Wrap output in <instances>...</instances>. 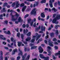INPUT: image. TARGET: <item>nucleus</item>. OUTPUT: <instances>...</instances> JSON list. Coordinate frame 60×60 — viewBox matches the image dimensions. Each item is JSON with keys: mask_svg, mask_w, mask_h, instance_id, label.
Returning <instances> with one entry per match:
<instances>
[{"mask_svg": "<svg viewBox=\"0 0 60 60\" xmlns=\"http://www.w3.org/2000/svg\"><path fill=\"white\" fill-rule=\"evenodd\" d=\"M33 23H34V22L33 21H32L30 23V26H32L33 25Z\"/></svg>", "mask_w": 60, "mask_h": 60, "instance_id": "nucleus-50", "label": "nucleus"}, {"mask_svg": "<svg viewBox=\"0 0 60 60\" xmlns=\"http://www.w3.org/2000/svg\"><path fill=\"white\" fill-rule=\"evenodd\" d=\"M4 23L6 24H8V21L7 20H6L4 21Z\"/></svg>", "mask_w": 60, "mask_h": 60, "instance_id": "nucleus-48", "label": "nucleus"}, {"mask_svg": "<svg viewBox=\"0 0 60 60\" xmlns=\"http://www.w3.org/2000/svg\"><path fill=\"white\" fill-rule=\"evenodd\" d=\"M22 60H25V57L24 56H23L22 57Z\"/></svg>", "mask_w": 60, "mask_h": 60, "instance_id": "nucleus-53", "label": "nucleus"}, {"mask_svg": "<svg viewBox=\"0 0 60 60\" xmlns=\"http://www.w3.org/2000/svg\"><path fill=\"white\" fill-rule=\"evenodd\" d=\"M60 19V15H56V18H55L54 19H53L52 22L54 24H57L58 23V21L57 22L56 20L57 19Z\"/></svg>", "mask_w": 60, "mask_h": 60, "instance_id": "nucleus-1", "label": "nucleus"}, {"mask_svg": "<svg viewBox=\"0 0 60 60\" xmlns=\"http://www.w3.org/2000/svg\"><path fill=\"white\" fill-rule=\"evenodd\" d=\"M31 32H29L26 34V35L27 36H30L31 35Z\"/></svg>", "mask_w": 60, "mask_h": 60, "instance_id": "nucleus-26", "label": "nucleus"}, {"mask_svg": "<svg viewBox=\"0 0 60 60\" xmlns=\"http://www.w3.org/2000/svg\"><path fill=\"white\" fill-rule=\"evenodd\" d=\"M41 18H40V16H39L38 18V19L39 20H41Z\"/></svg>", "mask_w": 60, "mask_h": 60, "instance_id": "nucleus-56", "label": "nucleus"}, {"mask_svg": "<svg viewBox=\"0 0 60 60\" xmlns=\"http://www.w3.org/2000/svg\"><path fill=\"white\" fill-rule=\"evenodd\" d=\"M56 14H54L53 15V18H55L56 17Z\"/></svg>", "mask_w": 60, "mask_h": 60, "instance_id": "nucleus-57", "label": "nucleus"}, {"mask_svg": "<svg viewBox=\"0 0 60 60\" xmlns=\"http://www.w3.org/2000/svg\"><path fill=\"white\" fill-rule=\"evenodd\" d=\"M24 4L22 3L21 4L20 6H21V7H23V6H24Z\"/></svg>", "mask_w": 60, "mask_h": 60, "instance_id": "nucleus-45", "label": "nucleus"}, {"mask_svg": "<svg viewBox=\"0 0 60 60\" xmlns=\"http://www.w3.org/2000/svg\"><path fill=\"white\" fill-rule=\"evenodd\" d=\"M44 41L45 43L46 44H48V43H47V41L46 40H44Z\"/></svg>", "mask_w": 60, "mask_h": 60, "instance_id": "nucleus-59", "label": "nucleus"}, {"mask_svg": "<svg viewBox=\"0 0 60 60\" xmlns=\"http://www.w3.org/2000/svg\"><path fill=\"white\" fill-rule=\"evenodd\" d=\"M7 34H9V35H11V32L9 30H8V32L6 33Z\"/></svg>", "mask_w": 60, "mask_h": 60, "instance_id": "nucleus-28", "label": "nucleus"}, {"mask_svg": "<svg viewBox=\"0 0 60 60\" xmlns=\"http://www.w3.org/2000/svg\"><path fill=\"white\" fill-rule=\"evenodd\" d=\"M31 37H28L25 39L26 41H29L31 40Z\"/></svg>", "mask_w": 60, "mask_h": 60, "instance_id": "nucleus-13", "label": "nucleus"}, {"mask_svg": "<svg viewBox=\"0 0 60 60\" xmlns=\"http://www.w3.org/2000/svg\"><path fill=\"white\" fill-rule=\"evenodd\" d=\"M15 4H16V3L15 2H14L13 3L12 5V7H14V6H15Z\"/></svg>", "mask_w": 60, "mask_h": 60, "instance_id": "nucleus-41", "label": "nucleus"}, {"mask_svg": "<svg viewBox=\"0 0 60 60\" xmlns=\"http://www.w3.org/2000/svg\"><path fill=\"white\" fill-rule=\"evenodd\" d=\"M24 3L25 4H27V5H29L30 4V3L29 2H27L26 1H25L24 2Z\"/></svg>", "mask_w": 60, "mask_h": 60, "instance_id": "nucleus-25", "label": "nucleus"}, {"mask_svg": "<svg viewBox=\"0 0 60 60\" xmlns=\"http://www.w3.org/2000/svg\"><path fill=\"white\" fill-rule=\"evenodd\" d=\"M6 11V10H5V8H3V10H1V12H5Z\"/></svg>", "mask_w": 60, "mask_h": 60, "instance_id": "nucleus-24", "label": "nucleus"}, {"mask_svg": "<svg viewBox=\"0 0 60 60\" xmlns=\"http://www.w3.org/2000/svg\"><path fill=\"white\" fill-rule=\"evenodd\" d=\"M13 52L12 53V55H14L15 54V52H18V50L17 49L15 48L14 50L13 51Z\"/></svg>", "mask_w": 60, "mask_h": 60, "instance_id": "nucleus-10", "label": "nucleus"}, {"mask_svg": "<svg viewBox=\"0 0 60 60\" xmlns=\"http://www.w3.org/2000/svg\"><path fill=\"white\" fill-rule=\"evenodd\" d=\"M46 2V0H42L41 1V3H45Z\"/></svg>", "mask_w": 60, "mask_h": 60, "instance_id": "nucleus-27", "label": "nucleus"}, {"mask_svg": "<svg viewBox=\"0 0 60 60\" xmlns=\"http://www.w3.org/2000/svg\"><path fill=\"white\" fill-rule=\"evenodd\" d=\"M41 35H39L37 37L38 38H39L41 37Z\"/></svg>", "mask_w": 60, "mask_h": 60, "instance_id": "nucleus-61", "label": "nucleus"}, {"mask_svg": "<svg viewBox=\"0 0 60 60\" xmlns=\"http://www.w3.org/2000/svg\"><path fill=\"white\" fill-rule=\"evenodd\" d=\"M49 38V35H47L45 37V38L47 39H48Z\"/></svg>", "mask_w": 60, "mask_h": 60, "instance_id": "nucleus-58", "label": "nucleus"}, {"mask_svg": "<svg viewBox=\"0 0 60 60\" xmlns=\"http://www.w3.org/2000/svg\"><path fill=\"white\" fill-rule=\"evenodd\" d=\"M53 41H57V39L56 38H54L53 39Z\"/></svg>", "mask_w": 60, "mask_h": 60, "instance_id": "nucleus-42", "label": "nucleus"}, {"mask_svg": "<svg viewBox=\"0 0 60 60\" xmlns=\"http://www.w3.org/2000/svg\"><path fill=\"white\" fill-rule=\"evenodd\" d=\"M52 57H53V59H54V60H55V59H56V57L54 55H53Z\"/></svg>", "mask_w": 60, "mask_h": 60, "instance_id": "nucleus-47", "label": "nucleus"}, {"mask_svg": "<svg viewBox=\"0 0 60 60\" xmlns=\"http://www.w3.org/2000/svg\"><path fill=\"white\" fill-rule=\"evenodd\" d=\"M1 40H6V38L4 37L3 38H1Z\"/></svg>", "mask_w": 60, "mask_h": 60, "instance_id": "nucleus-52", "label": "nucleus"}, {"mask_svg": "<svg viewBox=\"0 0 60 60\" xmlns=\"http://www.w3.org/2000/svg\"><path fill=\"white\" fill-rule=\"evenodd\" d=\"M57 2H56L54 4V6L55 7L57 6Z\"/></svg>", "mask_w": 60, "mask_h": 60, "instance_id": "nucleus-38", "label": "nucleus"}, {"mask_svg": "<svg viewBox=\"0 0 60 60\" xmlns=\"http://www.w3.org/2000/svg\"><path fill=\"white\" fill-rule=\"evenodd\" d=\"M55 1V0H50L49 1V5L51 8L53 7V4L52 3H54Z\"/></svg>", "mask_w": 60, "mask_h": 60, "instance_id": "nucleus-4", "label": "nucleus"}, {"mask_svg": "<svg viewBox=\"0 0 60 60\" xmlns=\"http://www.w3.org/2000/svg\"><path fill=\"white\" fill-rule=\"evenodd\" d=\"M30 45L31 47V49H36L37 48V46H34V44H30Z\"/></svg>", "mask_w": 60, "mask_h": 60, "instance_id": "nucleus-5", "label": "nucleus"}, {"mask_svg": "<svg viewBox=\"0 0 60 60\" xmlns=\"http://www.w3.org/2000/svg\"><path fill=\"white\" fill-rule=\"evenodd\" d=\"M36 9L34 8V9L31 11V15H34V16H36V11H35Z\"/></svg>", "mask_w": 60, "mask_h": 60, "instance_id": "nucleus-3", "label": "nucleus"}, {"mask_svg": "<svg viewBox=\"0 0 60 60\" xmlns=\"http://www.w3.org/2000/svg\"><path fill=\"white\" fill-rule=\"evenodd\" d=\"M19 28H17L16 29H15V31H16L17 32H19Z\"/></svg>", "mask_w": 60, "mask_h": 60, "instance_id": "nucleus-55", "label": "nucleus"}, {"mask_svg": "<svg viewBox=\"0 0 60 60\" xmlns=\"http://www.w3.org/2000/svg\"><path fill=\"white\" fill-rule=\"evenodd\" d=\"M39 56L42 59H45V57L43 55V54H40Z\"/></svg>", "mask_w": 60, "mask_h": 60, "instance_id": "nucleus-14", "label": "nucleus"}, {"mask_svg": "<svg viewBox=\"0 0 60 60\" xmlns=\"http://www.w3.org/2000/svg\"><path fill=\"white\" fill-rule=\"evenodd\" d=\"M26 8V6H25L24 7H23V8L22 9V11L23 12H24Z\"/></svg>", "mask_w": 60, "mask_h": 60, "instance_id": "nucleus-18", "label": "nucleus"}, {"mask_svg": "<svg viewBox=\"0 0 60 60\" xmlns=\"http://www.w3.org/2000/svg\"><path fill=\"white\" fill-rule=\"evenodd\" d=\"M57 53H56L55 55V56H58V55H60V51H59Z\"/></svg>", "mask_w": 60, "mask_h": 60, "instance_id": "nucleus-19", "label": "nucleus"}, {"mask_svg": "<svg viewBox=\"0 0 60 60\" xmlns=\"http://www.w3.org/2000/svg\"><path fill=\"white\" fill-rule=\"evenodd\" d=\"M41 16L42 18H45V15L43 13H41Z\"/></svg>", "mask_w": 60, "mask_h": 60, "instance_id": "nucleus-20", "label": "nucleus"}, {"mask_svg": "<svg viewBox=\"0 0 60 60\" xmlns=\"http://www.w3.org/2000/svg\"><path fill=\"white\" fill-rule=\"evenodd\" d=\"M19 1H17L16 3V7H14V9H16V8H18L19 7V6L20 5L19 4Z\"/></svg>", "mask_w": 60, "mask_h": 60, "instance_id": "nucleus-12", "label": "nucleus"}, {"mask_svg": "<svg viewBox=\"0 0 60 60\" xmlns=\"http://www.w3.org/2000/svg\"><path fill=\"white\" fill-rule=\"evenodd\" d=\"M8 5V4L7 3H5L4 4L3 6V7H5V6H6V7H7V8H10L11 6L9 5Z\"/></svg>", "mask_w": 60, "mask_h": 60, "instance_id": "nucleus-6", "label": "nucleus"}, {"mask_svg": "<svg viewBox=\"0 0 60 60\" xmlns=\"http://www.w3.org/2000/svg\"><path fill=\"white\" fill-rule=\"evenodd\" d=\"M19 51H20V53L18 54V55L19 56H20L21 55V56H23V53H22V52L20 51V49H19Z\"/></svg>", "mask_w": 60, "mask_h": 60, "instance_id": "nucleus-11", "label": "nucleus"}, {"mask_svg": "<svg viewBox=\"0 0 60 60\" xmlns=\"http://www.w3.org/2000/svg\"><path fill=\"white\" fill-rule=\"evenodd\" d=\"M22 26L23 28H25L26 27V25L25 24H23L22 25Z\"/></svg>", "mask_w": 60, "mask_h": 60, "instance_id": "nucleus-46", "label": "nucleus"}, {"mask_svg": "<svg viewBox=\"0 0 60 60\" xmlns=\"http://www.w3.org/2000/svg\"><path fill=\"white\" fill-rule=\"evenodd\" d=\"M41 29V26L40 25L39 26H38V27H37L36 28H35L36 31H38L40 29Z\"/></svg>", "mask_w": 60, "mask_h": 60, "instance_id": "nucleus-17", "label": "nucleus"}, {"mask_svg": "<svg viewBox=\"0 0 60 60\" xmlns=\"http://www.w3.org/2000/svg\"><path fill=\"white\" fill-rule=\"evenodd\" d=\"M10 40L12 42H14V38L13 37H11V39H10Z\"/></svg>", "mask_w": 60, "mask_h": 60, "instance_id": "nucleus-29", "label": "nucleus"}, {"mask_svg": "<svg viewBox=\"0 0 60 60\" xmlns=\"http://www.w3.org/2000/svg\"><path fill=\"white\" fill-rule=\"evenodd\" d=\"M1 52L0 54V55L1 56H0V60H3V51H0Z\"/></svg>", "mask_w": 60, "mask_h": 60, "instance_id": "nucleus-8", "label": "nucleus"}, {"mask_svg": "<svg viewBox=\"0 0 60 60\" xmlns=\"http://www.w3.org/2000/svg\"><path fill=\"white\" fill-rule=\"evenodd\" d=\"M32 55H34V56H37V54H36V53H32Z\"/></svg>", "mask_w": 60, "mask_h": 60, "instance_id": "nucleus-49", "label": "nucleus"}, {"mask_svg": "<svg viewBox=\"0 0 60 60\" xmlns=\"http://www.w3.org/2000/svg\"><path fill=\"white\" fill-rule=\"evenodd\" d=\"M17 35L18 37H19V36H20V33L19 32L17 33Z\"/></svg>", "mask_w": 60, "mask_h": 60, "instance_id": "nucleus-37", "label": "nucleus"}, {"mask_svg": "<svg viewBox=\"0 0 60 60\" xmlns=\"http://www.w3.org/2000/svg\"><path fill=\"white\" fill-rule=\"evenodd\" d=\"M16 19H17V18L15 19L13 18H12V21H16Z\"/></svg>", "mask_w": 60, "mask_h": 60, "instance_id": "nucleus-30", "label": "nucleus"}, {"mask_svg": "<svg viewBox=\"0 0 60 60\" xmlns=\"http://www.w3.org/2000/svg\"><path fill=\"white\" fill-rule=\"evenodd\" d=\"M5 60H8V58H7V57H6L5 58Z\"/></svg>", "mask_w": 60, "mask_h": 60, "instance_id": "nucleus-63", "label": "nucleus"}, {"mask_svg": "<svg viewBox=\"0 0 60 60\" xmlns=\"http://www.w3.org/2000/svg\"><path fill=\"white\" fill-rule=\"evenodd\" d=\"M34 41H35V39L33 38L31 40V42L32 43L34 42Z\"/></svg>", "mask_w": 60, "mask_h": 60, "instance_id": "nucleus-39", "label": "nucleus"}, {"mask_svg": "<svg viewBox=\"0 0 60 60\" xmlns=\"http://www.w3.org/2000/svg\"><path fill=\"white\" fill-rule=\"evenodd\" d=\"M38 49L39 50V52L40 53H42L43 51V49L41 48V47H40L38 48Z\"/></svg>", "mask_w": 60, "mask_h": 60, "instance_id": "nucleus-7", "label": "nucleus"}, {"mask_svg": "<svg viewBox=\"0 0 60 60\" xmlns=\"http://www.w3.org/2000/svg\"><path fill=\"white\" fill-rule=\"evenodd\" d=\"M18 22H22V20H21V17H19L18 19Z\"/></svg>", "mask_w": 60, "mask_h": 60, "instance_id": "nucleus-21", "label": "nucleus"}, {"mask_svg": "<svg viewBox=\"0 0 60 60\" xmlns=\"http://www.w3.org/2000/svg\"><path fill=\"white\" fill-rule=\"evenodd\" d=\"M52 11H57L55 8H52Z\"/></svg>", "mask_w": 60, "mask_h": 60, "instance_id": "nucleus-36", "label": "nucleus"}, {"mask_svg": "<svg viewBox=\"0 0 60 60\" xmlns=\"http://www.w3.org/2000/svg\"><path fill=\"white\" fill-rule=\"evenodd\" d=\"M45 60H49V57H45Z\"/></svg>", "mask_w": 60, "mask_h": 60, "instance_id": "nucleus-43", "label": "nucleus"}, {"mask_svg": "<svg viewBox=\"0 0 60 60\" xmlns=\"http://www.w3.org/2000/svg\"><path fill=\"white\" fill-rule=\"evenodd\" d=\"M59 26L58 25H56L55 26V29H57V28H58V27Z\"/></svg>", "mask_w": 60, "mask_h": 60, "instance_id": "nucleus-32", "label": "nucleus"}, {"mask_svg": "<svg viewBox=\"0 0 60 60\" xmlns=\"http://www.w3.org/2000/svg\"><path fill=\"white\" fill-rule=\"evenodd\" d=\"M20 58V56H18L17 57V60H19Z\"/></svg>", "mask_w": 60, "mask_h": 60, "instance_id": "nucleus-44", "label": "nucleus"}, {"mask_svg": "<svg viewBox=\"0 0 60 60\" xmlns=\"http://www.w3.org/2000/svg\"><path fill=\"white\" fill-rule=\"evenodd\" d=\"M32 60H37V58H35L34 59H32Z\"/></svg>", "mask_w": 60, "mask_h": 60, "instance_id": "nucleus-64", "label": "nucleus"}, {"mask_svg": "<svg viewBox=\"0 0 60 60\" xmlns=\"http://www.w3.org/2000/svg\"><path fill=\"white\" fill-rule=\"evenodd\" d=\"M21 38L22 39V40H24V35L23 34H21Z\"/></svg>", "mask_w": 60, "mask_h": 60, "instance_id": "nucleus-35", "label": "nucleus"}, {"mask_svg": "<svg viewBox=\"0 0 60 60\" xmlns=\"http://www.w3.org/2000/svg\"><path fill=\"white\" fill-rule=\"evenodd\" d=\"M28 16H29V15H28V14H27L26 15L24 16L25 19H26V18L27 17H28Z\"/></svg>", "mask_w": 60, "mask_h": 60, "instance_id": "nucleus-40", "label": "nucleus"}, {"mask_svg": "<svg viewBox=\"0 0 60 60\" xmlns=\"http://www.w3.org/2000/svg\"><path fill=\"white\" fill-rule=\"evenodd\" d=\"M49 19V16L48 15L47 16V20Z\"/></svg>", "mask_w": 60, "mask_h": 60, "instance_id": "nucleus-62", "label": "nucleus"}, {"mask_svg": "<svg viewBox=\"0 0 60 60\" xmlns=\"http://www.w3.org/2000/svg\"><path fill=\"white\" fill-rule=\"evenodd\" d=\"M41 31H39V33L40 34L43 33V31H45V27H43V26H41Z\"/></svg>", "mask_w": 60, "mask_h": 60, "instance_id": "nucleus-2", "label": "nucleus"}, {"mask_svg": "<svg viewBox=\"0 0 60 60\" xmlns=\"http://www.w3.org/2000/svg\"><path fill=\"white\" fill-rule=\"evenodd\" d=\"M11 45H10L9 44H8V45L9 47V48H12V49H13V47L12 46L13 45V43H11Z\"/></svg>", "mask_w": 60, "mask_h": 60, "instance_id": "nucleus-9", "label": "nucleus"}, {"mask_svg": "<svg viewBox=\"0 0 60 60\" xmlns=\"http://www.w3.org/2000/svg\"><path fill=\"white\" fill-rule=\"evenodd\" d=\"M26 27L27 28H28L29 27V25L28 24H26Z\"/></svg>", "mask_w": 60, "mask_h": 60, "instance_id": "nucleus-54", "label": "nucleus"}, {"mask_svg": "<svg viewBox=\"0 0 60 60\" xmlns=\"http://www.w3.org/2000/svg\"><path fill=\"white\" fill-rule=\"evenodd\" d=\"M15 16H16V17L18 18L19 16V15L17 13H16V14L15 15Z\"/></svg>", "mask_w": 60, "mask_h": 60, "instance_id": "nucleus-31", "label": "nucleus"}, {"mask_svg": "<svg viewBox=\"0 0 60 60\" xmlns=\"http://www.w3.org/2000/svg\"><path fill=\"white\" fill-rule=\"evenodd\" d=\"M28 30L27 29H26V30H25V29H24L23 30V33L24 34H26L27 33H28Z\"/></svg>", "mask_w": 60, "mask_h": 60, "instance_id": "nucleus-16", "label": "nucleus"}, {"mask_svg": "<svg viewBox=\"0 0 60 60\" xmlns=\"http://www.w3.org/2000/svg\"><path fill=\"white\" fill-rule=\"evenodd\" d=\"M31 19H29L28 20V23H30V22L31 21Z\"/></svg>", "mask_w": 60, "mask_h": 60, "instance_id": "nucleus-34", "label": "nucleus"}, {"mask_svg": "<svg viewBox=\"0 0 60 60\" xmlns=\"http://www.w3.org/2000/svg\"><path fill=\"white\" fill-rule=\"evenodd\" d=\"M50 36L51 37H54V33L52 32L50 33Z\"/></svg>", "mask_w": 60, "mask_h": 60, "instance_id": "nucleus-22", "label": "nucleus"}, {"mask_svg": "<svg viewBox=\"0 0 60 60\" xmlns=\"http://www.w3.org/2000/svg\"><path fill=\"white\" fill-rule=\"evenodd\" d=\"M16 40H14V45L15 47H16Z\"/></svg>", "mask_w": 60, "mask_h": 60, "instance_id": "nucleus-33", "label": "nucleus"}, {"mask_svg": "<svg viewBox=\"0 0 60 60\" xmlns=\"http://www.w3.org/2000/svg\"><path fill=\"white\" fill-rule=\"evenodd\" d=\"M52 43H53L52 42H49V45L51 47H53L54 45H53Z\"/></svg>", "mask_w": 60, "mask_h": 60, "instance_id": "nucleus-15", "label": "nucleus"}, {"mask_svg": "<svg viewBox=\"0 0 60 60\" xmlns=\"http://www.w3.org/2000/svg\"><path fill=\"white\" fill-rule=\"evenodd\" d=\"M56 34H59L58 31V30H56Z\"/></svg>", "mask_w": 60, "mask_h": 60, "instance_id": "nucleus-60", "label": "nucleus"}, {"mask_svg": "<svg viewBox=\"0 0 60 60\" xmlns=\"http://www.w3.org/2000/svg\"><path fill=\"white\" fill-rule=\"evenodd\" d=\"M22 44V42H18V46H19V47H20V46H21V45Z\"/></svg>", "mask_w": 60, "mask_h": 60, "instance_id": "nucleus-23", "label": "nucleus"}, {"mask_svg": "<svg viewBox=\"0 0 60 60\" xmlns=\"http://www.w3.org/2000/svg\"><path fill=\"white\" fill-rule=\"evenodd\" d=\"M55 49H58V47L57 46H55Z\"/></svg>", "mask_w": 60, "mask_h": 60, "instance_id": "nucleus-51", "label": "nucleus"}]
</instances>
